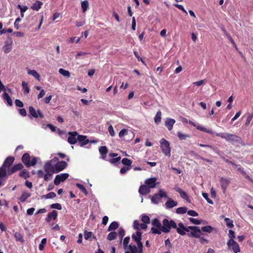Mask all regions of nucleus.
I'll list each match as a JSON object with an SVG mask.
<instances>
[{
	"instance_id": "680f3d73",
	"label": "nucleus",
	"mask_w": 253,
	"mask_h": 253,
	"mask_svg": "<svg viewBox=\"0 0 253 253\" xmlns=\"http://www.w3.org/2000/svg\"><path fill=\"white\" fill-rule=\"evenodd\" d=\"M203 197L207 200V202L210 204H212L213 202L209 198L208 194L207 193H202Z\"/></svg>"
},
{
	"instance_id": "1a4fd4ad",
	"label": "nucleus",
	"mask_w": 253,
	"mask_h": 253,
	"mask_svg": "<svg viewBox=\"0 0 253 253\" xmlns=\"http://www.w3.org/2000/svg\"><path fill=\"white\" fill-rule=\"evenodd\" d=\"M67 166V164L65 161H58L54 165V173H58L64 169Z\"/></svg>"
},
{
	"instance_id": "e2e57ef3",
	"label": "nucleus",
	"mask_w": 253,
	"mask_h": 253,
	"mask_svg": "<svg viewBox=\"0 0 253 253\" xmlns=\"http://www.w3.org/2000/svg\"><path fill=\"white\" fill-rule=\"evenodd\" d=\"M189 220L191 223L196 225H199L201 223V221L200 220L192 217L189 218Z\"/></svg>"
},
{
	"instance_id": "13d9d810",
	"label": "nucleus",
	"mask_w": 253,
	"mask_h": 253,
	"mask_svg": "<svg viewBox=\"0 0 253 253\" xmlns=\"http://www.w3.org/2000/svg\"><path fill=\"white\" fill-rule=\"evenodd\" d=\"M50 208L51 209H57L58 210H61L62 209L61 205L59 203H55V204H53L51 205Z\"/></svg>"
},
{
	"instance_id": "9b49d317",
	"label": "nucleus",
	"mask_w": 253,
	"mask_h": 253,
	"mask_svg": "<svg viewBox=\"0 0 253 253\" xmlns=\"http://www.w3.org/2000/svg\"><path fill=\"white\" fill-rule=\"evenodd\" d=\"M69 174L63 173L57 175L54 179V183L56 185H58L61 182L64 181L69 177Z\"/></svg>"
},
{
	"instance_id": "4468645a",
	"label": "nucleus",
	"mask_w": 253,
	"mask_h": 253,
	"mask_svg": "<svg viewBox=\"0 0 253 253\" xmlns=\"http://www.w3.org/2000/svg\"><path fill=\"white\" fill-rule=\"evenodd\" d=\"M29 110L30 114L33 117L35 118H37L39 117H40L41 118H43V115L42 113V112L40 110H38L37 111H36L33 107L30 106Z\"/></svg>"
},
{
	"instance_id": "9d476101",
	"label": "nucleus",
	"mask_w": 253,
	"mask_h": 253,
	"mask_svg": "<svg viewBox=\"0 0 253 253\" xmlns=\"http://www.w3.org/2000/svg\"><path fill=\"white\" fill-rule=\"evenodd\" d=\"M69 137L68 138V142L70 144H75L78 141V136L79 134L76 132H69Z\"/></svg>"
},
{
	"instance_id": "4d7b16f0",
	"label": "nucleus",
	"mask_w": 253,
	"mask_h": 253,
	"mask_svg": "<svg viewBox=\"0 0 253 253\" xmlns=\"http://www.w3.org/2000/svg\"><path fill=\"white\" fill-rule=\"evenodd\" d=\"M158 194L160 196L161 198H168L167 193L162 189L159 190V193Z\"/></svg>"
},
{
	"instance_id": "c9c22d12",
	"label": "nucleus",
	"mask_w": 253,
	"mask_h": 253,
	"mask_svg": "<svg viewBox=\"0 0 253 253\" xmlns=\"http://www.w3.org/2000/svg\"><path fill=\"white\" fill-rule=\"evenodd\" d=\"M14 237L16 241L20 242L21 243H24V240L21 234L19 232H16L14 234Z\"/></svg>"
},
{
	"instance_id": "ddd939ff",
	"label": "nucleus",
	"mask_w": 253,
	"mask_h": 253,
	"mask_svg": "<svg viewBox=\"0 0 253 253\" xmlns=\"http://www.w3.org/2000/svg\"><path fill=\"white\" fill-rule=\"evenodd\" d=\"M189 123L190 124H191V125L193 126H195L197 129H198L199 130L208 133L209 134H214V132L212 130H211L210 129H208L205 127L198 125L192 121H190Z\"/></svg>"
},
{
	"instance_id": "0e129e2a",
	"label": "nucleus",
	"mask_w": 253,
	"mask_h": 253,
	"mask_svg": "<svg viewBox=\"0 0 253 253\" xmlns=\"http://www.w3.org/2000/svg\"><path fill=\"white\" fill-rule=\"evenodd\" d=\"M92 236L91 232H88L87 231H85L84 232V237L85 240L89 239Z\"/></svg>"
},
{
	"instance_id": "f257e3e1",
	"label": "nucleus",
	"mask_w": 253,
	"mask_h": 253,
	"mask_svg": "<svg viewBox=\"0 0 253 253\" xmlns=\"http://www.w3.org/2000/svg\"><path fill=\"white\" fill-rule=\"evenodd\" d=\"M215 134L217 136L220 137L221 138L224 139L226 141L232 143H234L235 142L240 143L242 140V139L240 136L229 133H217Z\"/></svg>"
},
{
	"instance_id": "37998d69",
	"label": "nucleus",
	"mask_w": 253,
	"mask_h": 253,
	"mask_svg": "<svg viewBox=\"0 0 253 253\" xmlns=\"http://www.w3.org/2000/svg\"><path fill=\"white\" fill-rule=\"evenodd\" d=\"M122 163L123 165L126 166L127 167H130L132 162L130 160L125 158L122 159Z\"/></svg>"
},
{
	"instance_id": "a211bd4d",
	"label": "nucleus",
	"mask_w": 253,
	"mask_h": 253,
	"mask_svg": "<svg viewBox=\"0 0 253 253\" xmlns=\"http://www.w3.org/2000/svg\"><path fill=\"white\" fill-rule=\"evenodd\" d=\"M133 227L136 230L146 229L147 228L146 224H144V223H140L137 220L134 221Z\"/></svg>"
},
{
	"instance_id": "f3484780",
	"label": "nucleus",
	"mask_w": 253,
	"mask_h": 253,
	"mask_svg": "<svg viewBox=\"0 0 253 253\" xmlns=\"http://www.w3.org/2000/svg\"><path fill=\"white\" fill-rule=\"evenodd\" d=\"M138 192L140 194L145 195L150 192V189L145 184L140 186Z\"/></svg>"
},
{
	"instance_id": "de8ad7c7",
	"label": "nucleus",
	"mask_w": 253,
	"mask_h": 253,
	"mask_svg": "<svg viewBox=\"0 0 253 253\" xmlns=\"http://www.w3.org/2000/svg\"><path fill=\"white\" fill-rule=\"evenodd\" d=\"M224 221L227 227L229 228H233L234 227V224L233 223V221L229 218H225L224 219Z\"/></svg>"
},
{
	"instance_id": "e433bc0d",
	"label": "nucleus",
	"mask_w": 253,
	"mask_h": 253,
	"mask_svg": "<svg viewBox=\"0 0 253 253\" xmlns=\"http://www.w3.org/2000/svg\"><path fill=\"white\" fill-rule=\"evenodd\" d=\"M6 175V168L2 166L0 168V178L2 179L5 177Z\"/></svg>"
},
{
	"instance_id": "3c124183",
	"label": "nucleus",
	"mask_w": 253,
	"mask_h": 253,
	"mask_svg": "<svg viewBox=\"0 0 253 253\" xmlns=\"http://www.w3.org/2000/svg\"><path fill=\"white\" fill-rule=\"evenodd\" d=\"M46 172V174L44 175L43 178L45 181H47L52 178L53 172Z\"/></svg>"
},
{
	"instance_id": "58836bf2",
	"label": "nucleus",
	"mask_w": 253,
	"mask_h": 253,
	"mask_svg": "<svg viewBox=\"0 0 253 253\" xmlns=\"http://www.w3.org/2000/svg\"><path fill=\"white\" fill-rule=\"evenodd\" d=\"M59 73L64 77L69 78L70 77V73L63 68H60L59 69Z\"/></svg>"
},
{
	"instance_id": "338daca9",
	"label": "nucleus",
	"mask_w": 253,
	"mask_h": 253,
	"mask_svg": "<svg viewBox=\"0 0 253 253\" xmlns=\"http://www.w3.org/2000/svg\"><path fill=\"white\" fill-rule=\"evenodd\" d=\"M121 159V157H118L116 158L114 157V158H113L112 159H111L109 161V162L111 164H116V163L119 162L120 161Z\"/></svg>"
},
{
	"instance_id": "a878e982",
	"label": "nucleus",
	"mask_w": 253,
	"mask_h": 253,
	"mask_svg": "<svg viewBox=\"0 0 253 253\" xmlns=\"http://www.w3.org/2000/svg\"><path fill=\"white\" fill-rule=\"evenodd\" d=\"M23 165L21 163L16 164L8 170V174H11L19 170H21L23 168Z\"/></svg>"
},
{
	"instance_id": "7ed1b4c3",
	"label": "nucleus",
	"mask_w": 253,
	"mask_h": 253,
	"mask_svg": "<svg viewBox=\"0 0 253 253\" xmlns=\"http://www.w3.org/2000/svg\"><path fill=\"white\" fill-rule=\"evenodd\" d=\"M22 161L27 167L35 166L37 162V158L35 156L31 157L28 153H25L22 157Z\"/></svg>"
},
{
	"instance_id": "cd10ccee",
	"label": "nucleus",
	"mask_w": 253,
	"mask_h": 253,
	"mask_svg": "<svg viewBox=\"0 0 253 253\" xmlns=\"http://www.w3.org/2000/svg\"><path fill=\"white\" fill-rule=\"evenodd\" d=\"M14 161V158L13 157H7L4 162L3 166L4 167L9 168L10 166L12 164Z\"/></svg>"
},
{
	"instance_id": "412c9836",
	"label": "nucleus",
	"mask_w": 253,
	"mask_h": 253,
	"mask_svg": "<svg viewBox=\"0 0 253 253\" xmlns=\"http://www.w3.org/2000/svg\"><path fill=\"white\" fill-rule=\"evenodd\" d=\"M175 123V120L168 118L165 121V126L169 130H171L173 128V126Z\"/></svg>"
},
{
	"instance_id": "2eb2a0df",
	"label": "nucleus",
	"mask_w": 253,
	"mask_h": 253,
	"mask_svg": "<svg viewBox=\"0 0 253 253\" xmlns=\"http://www.w3.org/2000/svg\"><path fill=\"white\" fill-rule=\"evenodd\" d=\"M188 236H192L195 238H199L201 235V230L199 228V227L197 226H195L194 229H193L190 233L188 234Z\"/></svg>"
},
{
	"instance_id": "052dcab7",
	"label": "nucleus",
	"mask_w": 253,
	"mask_h": 253,
	"mask_svg": "<svg viewBox=\"0 0 253 253\" xmlns=\"http://www.w3.org/2000/svg\"><path fill=\"white\" fill-rule=\"evenodd\" d=\"M228 236L229 238V240H234L235 238V233L232 230H229L228 234Z\"/></svg>"
},
{
	"instance_id": "f03ea898",
	"label": "nucleus",
	"mask_w": 253,
	"mask_h": 253,
	"mask_svg": "<svg viewBox=\"0 0 253 253\" xmlns=\"http://www.w3.org/2000/svg\"><path fill=\"white\" fill-rule=\"evenodd\" d=\"M162 232L167 233L170 232L171 228H176V223L173 220H168L165 218L163 220Z\"/></svg>"
},
{
	"instance_id": "c03bdc74",
	"label": "nucleus",
	"mask_w": 253,
	"mask_h": 253,
	"mask_svg": "<svg viewBox=\"0 0 253 253\" xmlns=\"http://www.w3.org/2000/svg\"><path fill=\"white\" fill-rule=\"evenodd\" d=\"M118 234L120 238V242H121L123 241V237L125 235V230L123 228L120 227L119 229Z\"/></svg>"
},
{
	"instance_id": "b1692460",
	"label": "nucleus",
	"mask_w": 253,
	"mask_h": 253,
	"mask_svg": "<svg viewBox=\"0 0 253 253\" xmlns=\"http://www.w3.org/2000/svg\"><path fill=\"white\" fill-rule=\"evenodd\" d=\"M57 216V212L55 211H53L51 212H49L47 214V217L45 218V220L47 222H49L52 219L55 220Z\"/></svg>"
},
{
	"instance_id": "bf43d9fd",
	"label": "nucleus",
	"mask_w": 253,
	"mask_h": 253,
	"mask_svg": "<svg viewBox=\"0 0 253 253\" xmlns=\"http://www.w3.org/2000/svg\"><path fill=\"white\" fill-rule=\"evenodd\" d=\"M253 118V113L249 114L248 115V116L247 117V120H246L245 125L246 126H248L250 124L251 121L252 120Z\"/></svg>"
},
{
	"instance_id": "ea45409f",
	"label": "nucleus",
	"mask_w": 253,
	"mask_h": 253,
	"mask_svg": "<svg viewBox=\"0 0 253 253\" xmlns=\"http://www.w3.org/2000/svg\"><path fill=\"white\" fill-rule=\"evenodd\" d=\"M160 196L158 194H156L152 196L151 201L153 203L157 204L160 202Z\"/></svg>"
},
{
	"instance_id": "a18cd8bd",
	"label": "nucleus",
	"mask_w": 253,
	"mask_h": 253,
	"mask_svg": "<svg viewBox=\"0 0 253 253\" xmlns=\"http://www.w3.org/2000/svg\"><path fill=\"white\" fill-rule=\"evenodd\" d=\"M117 233L116 232H111L108 234L107 239L109 241H112L116 239Z\"/></svg>"
},
{
	"instance_id": "603ef678",
	"label": "nucleus",
	"mask_w": 253,
	"mask_h": 253,
	"mask_svg": "<svg viewBox=\"0 0 253 253\" xmlns=\"http://www.w3.org/2000/svg\"><path fill=\"white\" fill-rule=\"evenodd\" d=\"M46 238L42 239L39 245V248L40 251L43 250L44 246L46 244Z\"/></svg>"
},
{
	"instance_id": "393cba45",
	"label": "nucleus",
	"mask_w": 253,
	"mask_h": 253,
	"mask_svg": "<svg viewBox=\"0 0 253 253\" xmlns=\"http://www.w3.org/2000/svg\"><path fill=\"white\" fill-rule=\"evenodd\" d=\"M174 189L177 192H178L180 194V196L182 198L186 200L188 202H189V203L190 202V200L189 198L188 197V196L185 192L183 191V190H182L180 188H179L178 187H175Z\"/></svg>"
},
{
	"instance_id": "5fc2aeb1",
	"label": "nucleus",
	"mask_w": 253,
	"mask_h": 253,
	"mask_svg": "<svg viewBox=\"0 0 253 253\" xmlns=\"http://www.w3.org/2000/svg\"><path fill=\"white\" fill-rule=\"evenodd\" d=\"M177 136L180 140H185L187 138L190 137L189 135L183 134L180 131L177 132Z\"/></svg>"
},
{
	"instance_id": "6e6d98bb",
	"label": "nucleus",
	"mask_w": 253,
	"mask_h": 253,
	"mask_svg": "<svg viewBox=\"0 0 253 253\" xmlns=\"http://www.w3.org/2000/svg\"><path fill=\"white\" fill-rule=\"evenodd\" d=\"M56 194L55 193L53 192H49V193L45 195L44 196V198L48 199H52L56 197Z\"/></svg>"
},
{
	"instance_id": "dca6fc26",
	"label": "nucleus",
	"mask_w": 253,
	"mask_h": 253,
	"mask_svg": "<svg viewBox=\"0 0 253 253\" xmlns=\"http://www.w3.org/2000/svg\"><path fill=\"white\" fill-rule=\"evenodd\" d=\"M156 181L157 178L156 177L148 178L145 181V184L149 187L150 189L154 188L157 184Z\"/></svg>"
},
{
	"instance_id": "7c9ffc66",
	"label": "nucleus",
	"mask_w": 253,
	"mask_h": 253,
	"mask_svg": "<svg viewBox=\"0 0 253 253\" xmlns=\"http://www.w3.org/2000/svg\"><path fill=\"white\" fill-rule=\"evenodd\" d=\"M30 196V193L24 192L22 193L21 196L19 198V200L21 202H25L26 200Z\"/></svg>"
},
{
	"instance_id": "8fccbe9b",
	"label": "nucleus",
	"mask_w": 253,
	"mask_h": 253,
	"mask_svg": "<svg viewBox=\"0 0 253 253\" xmlns=\"http://www.w3.org/2000/svg\"><path fill=\"white\" fill-rule=\"evenodd\" d=\"M19 176L21 177H23L25 179H26L27 178L29 177L30 176L29 175V172L25 169V170H23V171H22L20 174H19Z\"/></svg>"
},
{
	"instance_id": "79ce46f5",
	"label": "nucleus",
	"mask_w": 253,
	"mask_h": 253,
	"mask_svg": "<svg viewBox=\"0 0 253 253\" xmlns=\"http://www.w3.org/2000/svg\"><path fill=\"white\" fill-rule=\"evenodd\" d=\"M187 211V208L186 207H179L176 209V212L177 214H184Z\"/></svg>"
},
{
	"instance_id": "2f4dec72",
	"label": "nucleus",
	"mask_w": 253,
	"mask_h": 253,
	"mask_svg": "<svg viewBox=\"0 0 253 253\" xmlns=\"http://www.w3.org/2000/svg\"><path fill=\"white\" fill-rule=\"evenodd\" d=\"M42 3L40 1L37 0L35 3L32 4L31 8L33 10L38 11L41 7Z\"/></svg>"
},
{
	"instance_id": "774afa93",
	"label": "nucleus",
	"mask_w": 253,
	"mask_h": 253,
	"mask_svg": "<svg viewBox=\"0 0 253 253\" xmlns=\"http://www.w3.org/2000/svg\"><path fill=\"white\" fill-rule=\"evenodd\" d=\"M128 130L126 129H122L119 134V135L120 137H122L123 136H125V135H126L127 134Z\"/></svg>"
},
{
	"instance_id": "f8f14e48",
	"label": "nucleus",
	"mask_w": 253,
	"mask_h": 253,
	"mask_svg": "<svg viewBox=\"0 0 253 253\" xmlns=\"http://www.w3.org/2000/svg\"><path fill=\"white\" fill-rule=\"evenodd\" d=\"M141 235L142 233L140 231H137L135 233L132 235V239L136 242L137 246H139V247H143V244L141 242Z\"/></svg>"
},
{
	"instance_id": "423d86ee",
	"label": "nucleus",
	"mask_w": 253,
	"mask_h": 253,
	"mask_svg": "<svg viewBox=\"0 0 253 253\" xmlns=\"http://www.w3.org/2000/svg\"><path fill=\"white\" fill-rule=\"evenodd\" d=\"M228 250H232L234 253H238L241 252L239 244L234 240H228L227 242Z\"/></svg>"
},
{
	"instance_id": "c85d7f7f",
	"label": "nucleus",
	"mask_w": 253,
	"mask_h": 253,
	"mask_svg": "<svg viewBox=\"0 0 253 253\" xmlns=\"http://www.w3.org/2000/svg\"><path fill=\"white\" fill-rule=\"evenodd\" d=\"M3 100L6 102L8 105L11 106L13 104L12 101L9 95L5 92H4L2 95Z\"/></svg>"
},
{
	"instance_id": "a19ab883",
	"label": "nucleus",
	"mask_w": 253,
	"mask_h": 253,
	"mask_svg": "<svg viewBox=\"0 0 253 253\" xmlns=\"http://www.w3.org/2000/svg\"><path fill=\"white\" fill-rule=\"evenodd\" d=\"M81 7L83 12H85L88 8V2L87 0H84L81 2Z\"/></svg>"
},
{
	"instance_id": "0eeeda50",
	"label": "nucleus",
	"mask_w": 253,
	"mask_h": 253,
	"mask_svg": "<svg viewBox=\"0 0 253 253\" xmlns=\"http://www.w3.org/2000/svg\"><path fill=\"white\" fill-rule=\"evenodd\" d=\"M58 159L55 157L51 160L47 162L44 165L43 168L45 172H50L54 173V166H52V163L58 161Z\"/></svg>"
},
{
	"instance_id": "5701e85b",
	"label": "nucleus",
	"mask_w": 253,
	"mask_h": 253,
	"mask_svg": "<svg viewBox=\"0 0 253 253\" xmlns=\"http://www.w3.org/2000/svg\"><path fill=\"white\" fill-rule=\"evenodd\" d=\"M78 141L81 146H83L89 142V140L87 138V136L82 135L78 136Z\"/></svg>"
},
{
	"instance_id": "bb28decb",
	"label": "nucleus",
	"mask_w": 253,
	"mask_h": 253,
	"mask_svg": "<svg viewBox=\"0 0 253 253\" xmlns=\"http://www.w3.org/2000/svg\"><path fill=\"white\" fill-rule=\"evenodd\" d=\"M100 154L101 155V158L105 160L106 158V154L108 152V149L105 146H101L99 149Z\"/></svg>"
},
{
	"instance_id": "4c0bfd02",
	"label": "nucleus",
	"mask_w": 253,
	"mask_h": 253,
	"mask_svg": "<svg viewBox=\"0 0 253 253\" xmlns=\"http://www.w3.org/2000/svg\"><path fill=\"white\" fill-rule=\"evenodd\" d=\"M22 88L24 90V93H29L30 92V89L28 85V83L25 81L22 82Z\"/></svg>"
},
{
	"instance_id": "6e6552de",
	"label": "nucleus",
	"mask_w": 253,
	"mask_h": 253,
	"mask_svg": "<svg viewBox=\"0 0 253 253\" xmlns=\"http://www.w3.org/2000/svg\"><path fill=\"white\" fill-rule=\"evenodd\" d=\"M125 253H143V247L130 244Z\"/></svg>"
},
{
	"instance_id": "20e7f679",
	"label": "nucleus",
	"mask_w": 253,
	"mask_h": 253,
	"mask_svg": "<svg viewBox=\"0 0 253 253\" xmlns=\"http://www.w3.org/2000/svg\"><path fill=\"white\" fill-rule=\"evenodd\" d=\"M160 147L162 152L168 157H170L171 155V149L169 143L165 138H162L160 141Z\"/></svg>"
},
{
	"instance_id": "69168bd1",
	"label": "nucleus",
	"mask_w": 253,
	"mask_h": 253,
	"mask_svg": "<svg viewBox=\"0 0 253 253\" xmlns=\"http://www.w3.org/2000/svg\"><path fill=\"white\" fill-rule=\"evenodd\" d=\"M21 18L19 17H18L16 19V20L14 22V27L17 30H18L19 29V23L21 21Z\"/></svg>"
},
{
	"instance_id": "72a5a7b5",
	"label": "nucleus",
	"mask_w": 253,
	"mask_h": 253,
	"mask_svg": "<svg viewBox=\"0 0 253 253\" xmlns=\"http://www.w3.org/2000/svg\"><path fill=\"white\" fill-rule=\"evenodd\" d=\"M130 241V237L129 236H127L124 238L123 240V247L124 249L125 250H127L128 248V244Z\"/></svg>"
},
{
	"instance_id": "4be33fe9",
	"label": "nucleus",
	"mask_w": 253,
	"mask_h": 253,
	"mask_svg": "<svg viewBox=\"0 0 253 253\" xmlns=\"http://www.w3.org/2000/svg\"><path fill=\"white\" fill-rule=\"evenodd\" d=\"M178 227L176 226V228H175L176 229L177 232L181 235H185V233L184 232V230H187L186 227L184 226L183 224L181 222H179L178 224Z\"/></svg>"
},
{
	"instance_id": "39448f33",
	"label": "nucleus",
	"mask_w": 253,
	"mask_h": 253,
	"mask_svg": "<svg viewBox=\"0 0 253 253\" xmlns=\"http://www.w3.org/2000/svg\"><path fill=\"white\" fill-rule=\"evenodd\" d=\"M153 227L151 231L153 234H161L162 233V225L158 218H154L151 222Z\"/></svg>"
},
{
	"instance_id": "473e14b6",
	"label": "nucleus",
	"mask_w": 253,
	"mask_h": 253,
	"mask_svg": "<svg viewBox=\"0 0 253 253\" xmlns=\"http://www.w3.org/2000/svg\"><path fill=\"white\" fill-rule=\"evenodd\" d=\"M119 227V223L117 221L112 222L108 228V231H113L117 229Z\"/></svg>"
},
{
	"instance_id": "6ab92c4d",
	"label": "nucleus",
	"mask_w": 253,
	"mask_h": 253,
	"mask_svg": "<svg viewBox=\"0 0 253 253\" xmlns=\"http://www.w3.org/2000/svg\"><path fill=\"white\" fill-rule=\"evenodd\" d=\"M177 205V202L174 201L170 198H169L168 201L165 203V206L167 209H171Z\"/></svg>"
},
{
	"instance_id": "49530a36",
	"label": "nucleus",
	"mask_w": 253,
	"mask_h": 253,
	"mask_svg": "<svg viewBox=\"0 0 253 253\" xmlns=\"http://www.w3.org/2000/svg\"><path fill=\"white\" fill-rule=\"evenodd\" d=\"M141 220L145 224H149L150 222V219L148 215L143 214L141 215Z\"/></svg>"
},
{
	"instance_id": "c756f323",
	"label": "nucleus",
	"mask_w": 253,
	"mask_h": 253,
	"mask_svg": "<svg viewBox=\"0 0 253 253\" xmlns=\"http://www.w3.org/2000/svg\"><path fill=\"white\" fill-rule=\"evenodd\" d=\"M29 75H30L37 79L38 81L40 80V74L35 70H28L27 72Z\"/></svg>"
},
{
	"instance_id": "09e8293b",
	"label": "nucleus",
	"mask_w": 253,
	"mask_h": 253,
	"mask_svg": "<svg viewBox=\"0 0 253 253\" xmlns=\"http://www.w3.org/2000/svg\"><path fill=\"white\" fill-rule=\"evenodd\" d=\"M201 230L203 232L210 233L213 230V228L210 225H207L202 227Z\"/></svg>"
},
{
	"instance_id": "f704fd0d",
	"label": "nucleus",
	"mask_w": 253,
	"mask_h": 253,
	"mask_svg": "<svg viewBox=\"0 0 253 253\" xmlns=\"http://www.w3.org/2000/svg\"><path fill=\"white\" fill-rule=\"evenodd\" d=\"M161 115H162V113H161V111H160V110L158 111L157 112L156 115H155V116L154 117V121L157 124H158L161 122Z\"/></svg>"
},
{
	"instance_id": "864d4df0",
	"label": "nucleus",
	"mask_w": 253,
	"mask_h": 253,
	"mask_svg": "<svg viewBox=\"0 0 253 253\" xmlns=\"http://www.w3.org/2000/svg\"><path fill=\"white\" fill-rule=\"evenodd\" d=\"M76 186L77 187L79 188L81 191L83 192L85 195H87V192L86 190V189L85 188V187H84V185L80 184V183H77L76 184Z\"/></svg>"
},
{
	"instance_id": "aec40b11",
	"label": "nucleus",
	"mask_w": 253,
	"mask_h": 253,
	"mask_svg": "<svg viewBox=\"0 0 253 253\" xmlns=\"http://www.w3.org/2000/svg\"><path fill=\"white\" fill-rule=\"evenodd\" d=\"M220 182L221 184V188L223 190V192L225 193L230 181L229 179L222 177L220 179Z\"/></svg>"
}]
</instances>
